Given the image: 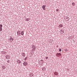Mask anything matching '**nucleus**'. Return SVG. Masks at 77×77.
<instances>
[{
  "instance_id": "9b49d317",
  "label": "nucleus",
  "mask_w": 77,
  "mask_h": 77,
  "mask_svg": "<svg viewBox=\"0 0 77 77\" xmlns=\"http://www.w3.org/2000/svg\"><path fill=\"white\" fill-rule=\"evenodd\" d=\"M60 28V27H63V25L62 24H60L58 26Z\"/></svg>"
},
{
  "instance_id": "393cba45",
  "label": "nucleus",
  "mask_w": 77,
  "mask_h": 77,
  "mask_svg": "<svg viewBox=\"0 0 77 77\" xmlns=\"http://www.w3.org/2000/svg\"><path fill=\"white\" fill-rule=\"evenodd\" d=\"M2 31V28H0V32Z\"/></svg>"
},
{
  "instance_id": "1a4fd4ad",
  "label": "nucleus",
  "mask_w": 77,
  "mask_h": 77,
  "mask_svg": "<svg viewBox=\"0 0 77 77\" xmlns=\"http://www.w3.org/2000/svg\"><path fill=\"white\" fill-rule=\"evenodd\" d=\"M29 76L30 77H33V73H31L29 74Z\"/></svg>"
},
{
  "instance_id": "f03ea898",
  "label": "nucleus",
  "mask_w": 77,
  "mask_h": 77,
  "mask_svg": "<svg viewBox=\"0 0 77 77\" xmlns=\"http://www.w3.org/2000/svg\"><path fill=\"white\" fill-rule=\"evenodd\" d=\"M69 17L68 16H64V20L66 21H68L69 20Z\"/></svg>"
},
{
  "instance_id": "4468645a",
  "label": "nucleus",
  "mask_w": 77,
  "mask_h": 77,
  "mask_svg": "<svg viewBox=\"0 0 77 77\" xmlns=\"http://www.w3.org/2000/svg\"><path fill=\"white\" fill-rule=\"evenodd\" d=\"M26 54H25V53H22V55L23 56H24H24H25Z\"/></svg>"
},
{
  "instance_id": "b1692460",
  "label": "nucleus",
  "mask_w": 77,
  "mask_h": 77,
  "mask_svg": "<svg viewBox=\"0 0 77 77\" xmlns=\"http://www.w3.org/2000/svg\"><path fill=\"white\" fill-rule=\"evenodd\" d=\"M3 25L2 24H0V28H2Z\"/></svg>"
},
{
  "instance_id": "f257e3e1",
  "label": "nucleus",
  "mask_w": 77,
  "mask_h": 77,
  "mask_svg": "<svg viewBox=\"0 0 77 77\" xmlns=\"http://www.w3.org/2000/svg\"><path fill=\"white\" fill-rule=\"evenodd\" d=\"M43 61V60H42L39 61V64L40 65H42V64H43V63H44V62H42Z\"/></svg>"
},
{
  "instance_id": "dca6fc26",
  "label": "nucleus",
  "mask_w": 77,
  "mask_h": 77,
  "mask_svg": "<svg viewBox=\"0 0 77 77\" xmlns=\"http://www.w3.org/2000/svg\"><path fill=\"white\" fill-rule=\"evenodd\" d=\"M24 65H25V66H27V62H26L25 64H24Z\"/></svg>"
},
{
  "instance_id": "7ed1b4c3",
  "label": "nucleus",
  "mask_w": 77,
  "mask_h": 77,
  "mask_svg": "<svg viewBox=\"0 0 77 77\" xmlns=\"http://www.w3.org/2000/svg\"><path fill=\"white\" fill-rule=\"evenodd\" d=\"M56 56H57V57H60L61 56V54L60 53H57V54H56Z\"/></svg>"
},
{
  "instance_id": "f3484780",
  "label": "nucleus",
  "mask_w": 77,
  "mask_h": 77,
  "mask_svg": "<svg viewBox=\"0 0 77 77\" xmlns=\"http://www.w3.org/2000/svg\"><path fill=\"white\" fill-rule=\"evenodd\" d=\"M26 21H29V20H30V19L29 18H26Z\"/></svg>"
},
{
  "instance_id": "a211bd4d",
  "label": "nucleus",
  "mask_w": 77,
  "mask_h": 77,
  "mask_svg": "<svg viewBox=\"0 0 77 77\" xmlns=\"http://www.w3.org/2000/svg\"><path fill=\"white\" fill-rule=\"evenodd\" d=\"M20 32L18 33V35H17V36H21V34H20Z\"/></svg>"
},
{
  "instance_id": "2eb2a0df",
  "label": "nucleus",
  "mask_w": 77,
  "mask_h": 77,
  "mask_svg": "<svg viewBox=\"0 0 77 77\" xmlns=\"http://www.w3.org/2000/svg\"><path fill=\"white\" fill-rule=\"evenodd\" d=\"M2 68L3 69H5V68H6V67L4 66H2Z\"/></svg>"
},
{
  "instance_id": "473e14b6",
  "label": "nucleus",
  "mask_w": 77,
  "mask_h": 77,
  "mask_svg": "<svg viewBox=\"0 0 77 77\" xmlns=\"http://www.w3.org/2000/svg\"><path fill=\"white\" fill-rule=\"evenodd\" d=\"M8 63H9V62H8Z\"/></svg>"
},
{
  "instance_id": "6e6552de",
  "label": "nucleus",
  "mask_w": 77,
  "mask_h": 77,
  "mask_svg": "<svg viewBox=\"0 0 77 77\" xmlns=\"http://www.w3.org/2000/svg\"><path fill=\"white\" fill-rule=\"evenodd\" d=\"M1 53H2V54H6V52L4 51H1Z\"/></svg>"
},
{
  "instance_id": "5701e85b",
  "label": "nucleus",
  "mask_w": 77,
  "mask_h": 77,
  "mask_svg": "<svg viewBox=\"0 0 77 77\" xmlns=\"http://www.w3.org/2000/svg\"><path fill=\"white\" fill-rule=\"evenodd\" d=\"M9 42H12V40H11L10 39H9Z\"/></svg>"
},
{
  "instance_id": "4be33fe9",
  "label": "nucleus",
  "mask_w": 77,
  "mask_h": 77,
  "mask_svg": "<svg viewBox=\"0 0 77 77\" xmlns=\"http://www.w3.org/2000/svg\"><path fill=\"white\" fill-rule=\"evenodd\" d=\"M45 67H43V68H42V70H43V71L45 70Z\"/></svg>"
},
{
  "instance_id": "20e7f679",
  "label": "nucleus",
  "mask_w": 77,
  "mask_h": 77,
  "mask_svg": "<svg viewBox=\"0 0 77 77\" xmlns=\"http://www.w3.org/2000/svg\"><path fill=\"white\" fill-rule=\"evenodd\" d=\"M45 7H46V5H43V6L42 7V8L44 11H45Z\"/></svg>"
},
{
  "instance_id": "412c9836",
  "label": "nucleus",
  "mask_w": 77,
  "mask_h": 77,
  "mask_svg": "<svg viewBox=\"0 0 77 77\" xmlns=\"http://www.w3.org/2000/svg\"><path fill=\"white\" fill-rule=\"evenodd\" d=\"M10 39H11V41H12L14 40V39H13V38H12V37H11L10 38Z\"/></svg>"
},
{
  "instance_id": "39448f33",
  "label": "nucleus",
  "mask_w": 77,
  "mask_h": 77,
  "mask_svg": "<svg viewBox=\"0 0 77 77\" xmlns=\"http://www.w3.org/2000/svg\"><path fill=\"white\" fill-rule=\"evenodd\" d=\"M64 33V30L63 29H61L60 30V33L61 34H63Z\"/></svg>"
},
{
  "instance_id": "f8f14e48",
  "label": "nucleus",
  "mask_w": 77,
  "mask_h": 77,
  "mask_svg": "<svg viewBox=\"0 0 77 77\" xmlns=\"http://www.w3.org/2000/svg\"><path fill=\"white\" fill-rule=\"evenodd\" d=\"M54 74L55 75H58V72H55L54 73Z\"/></svg>"
},
{
  "instance_id": "7c9ffc66",
  "label": "nucleus",
  "mask_w": 77,
  "mask_h": 77,
  "mask_svg": "<svg viewBox=\"0 0 77 77\" xmlns=\"http://www.w3.org/2000/svg\"><path fill=\"white\" fill-rule=\"evenodd\" d=\"M26 62H23V65L25 64V63H26Z\"/></svg>"
},
{
  "instance_id": "2f4dec72",
  "label": "nucleus",
  "mask_w": 77,
  "mask_h": 77,
  "mask_svg": "<svg viewBox=\"0 0 77 77\" xmlns=\"http://www.w3.org/2000/svg\"><path fill=\"white\" fill-rule=\"evenodd\" d=\"M8 63H9V62H8Z\"/></svg>"
},
{
  "instance_id": "423d86ee",
  "label": "nucleus",
  "mask_w": 77,
  "mask_h": 77,
  "mask_svg": "<svg viewBox=\"0 0 77 77\" xmlns=\"http://www.w3.org/2000/svg\"><path fill=\"white\" fill-rule=\"evenodd\" d=\"M6 58L7 59H10V57L8 55L6 56Z\"/></svg>"
},
{
  "instance_id": "bb28decb",
  "label": "nucleus",
  "mask_w": 77,
  "mask_h": 77,
  "mask_svg": "<svg viewBox=\"0 0 77 77\" xmlns=\"http://www.w3.org/2000/svg\"><path fill=\"white\" fill-rule=\"evenodd\" d=\"M75 5V4L74 3H72V5H73V6H74V5Z\"/></svg>"
},
{
  "instance_id": "a878e982",
  "label": "nucleus",
  "mask_w": 77,
  "mask_h": 77,
  "mask_svg": "<svg viewBox=\"0 0 77 77\" xmlns=\"http://www.w3.org/2000/svg\"><path fill=\"white\" fill-rule=\"evenodd\" d=\"M65 51H68V50H67V49H65Z\"/></svg>"
},
{
  "instance_id": "9d476101",
  "label": "nucleus",
  "mask_w": 77,
  "mask_h": 77,
  "mask_svg": "<svg viewBox=\"0 0 77 77\" xmlns=\"http://www.w3.org/2000/svg\"><path fill=\"white\" fill-rule=\"evenodd\" d=\"M17 62L18 63H21V61H20V60H18Z\"/></svg>"
},
{
  "instance_id": "6ab92c4d",
  "label": "nucleus",
  "mask_w": 77,
  "mask_h": 77,
  "mask_svg": "<svg viewBox=\"0 0 77 77\" xmlns=\"http://www.w3.org/2000/svg\"><path fill=\"white\" fill-rule=\"evenodd\" d=\"M28 59V57H25L24 59V60H26Z\"/></svg>"
},
{
  "instance_id": "0eeeda50",
  "label": "nucleus",
  "mask_w": 77,
  "mask_h": 77,
  "mask_svg": "<svg viewBox=\"0 0 77 77\" xmlns=\"http://www.w3.org/2000/svg\"><path fill=\"white\" fill-rule=\"evenodd\" d=\"M32 50H36V47L35 46H34V45L32 46Z\"/></svg>"
},
{
  "instance_id": "ddd939ff",
  "label": "nucleus",
  "mask_w": 77,
  "mask_h": 77,
  "mask_svg": "<svg viewBox=\"0 0 77 77\" xmlns=\"http://www.w3.org/2000/svg\"><path fill=\"white\" fill-rule=\"evenodd\" d=\"M21 35H24V31H23L21 32Z\"/></svg>"
},
{
  "instance_id": "aec40b11",
  "label": "nucleus",
  "mask_w": 77,
  "mask_h": 77,
  "mask_svg": "<svg viewBox=\"0 0 77 77\" xmlns=\"http://www.w3.org/2000/svg\"><path fill=\"white\" fill-rule=\"evenodd\" d=\"M20 31H17V35H18L19 33H20Z\"/></svg>"
},
{
  "instance_id": "c756f323",
  "label": "nucleus",
  "mask_w": 77,
  "mask_h": 77,
  "mask_svg": "<svg viewBox=\"0 0 77 77\" xmlns=\"http://www.w3.org/2000/svg\"><path fill=\"white\" fill-rule=\"evenodd\" d=\"M46 59H48V57H45Z\"/></svg>"
},
{
  "instance_id": "c85d7f7f",
  "label": "nucleus",
  "mask_w": 77,
  "mask_h": 77,
  "mask_svg": "<svg viewBox=\"0 0 77 77\" xmlns=\"http://www.w3.org/2000/svg\"><path fill=\"white\" fill-rule=\"evenodd\" d=\"M59 51H62V49H59Z\"/></svg>"
},
{
  "instance_id": "cd10ccee",
  "label": "nucleus",
  "mask_w": 77,
  "mask_h": 77,
  "mask_svg": "<svg viewBox=\"0 0 77 77\" xmlns=\"http://www.w3.org/2000/svg\"><path fill=\"white\" fill-rule=\"evenodd\" d=\"M59 10L58 9H57L56 10V11H57V12H59Z\"/></svg>"
}]
</instances>
